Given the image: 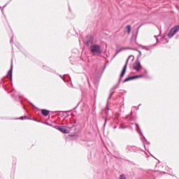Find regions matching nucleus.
<instances>
[{
    "instance_id": "39448f33",
    "label": "nucleus",
    "mask_w": 179,
    "mask_h": 179,
    "mask_svg": "<svg viewBox=\"0 0 179 179\" xmlns=\"http://www.w3.org/2000/svg\"><path fill=\"white\" fill-rule=\"evenodd\" d=\"M133 68L137 71H139L142 69V65H141V62H136L133 64Z\"/></svg>"
},
{
    "instance_id": "f257e3e1",
    "label": "nucleus",
    "mask_w": 179,
    "mask_h": 179,
    "mask_svg": "<svg viewBox=\"0 0 179 179\" xmlns=\"http://www.w3.org/2000/svg\"><path fill=\"white\" fill-rule=\"evenodd\" d=\"M90 51L94 55H97L103 52V49H101V47L99 45L92 44L90 46Z\"/></svg>"
},
{
    "instance_id": "ddd939ff",
    "label": "nucleus",
    "mask_w": 179,
    "mask_h": 179,
    "mask_svg": "<svg viewBox=\"0 0 179 179\" xmlns=\"http://www.w3.org/2000/svg\"><path fill=\"white\" fill-rule=\"evenodd\" d=\"M139 52V56L141 57V55H142V52H141L140 50H138Z\"/></svg>"
},
{
    "instance_id": "9b49d317",
    "label": "nucleus",
    "mask_w": 179,
    "mask_h": 179,
    "mask_svg": "<svg viewBox=\"0 0 179 179\" xmlns=\"http://www.w3.org/2000/svg\"><path fill=\"white\" fill-rule=\"evenodd\" d=\"M119 179H127L125 175H120Z\"/></svg>"
},
{
    "instance_id": "0eeeda50",
    "label": "nucleus",
    "mask_w": 179,
    "mask_h": 179,
    "mask_svg": "<svg viewBox=\"0 0 179 179\" xmlns=\"http://www.w3.org/2000/svg\"><path fill=\"white\" fill-rule=\"evenodd\" d=\"M13 65L11 64L10 69V71L8 72V76H10V80H12V71H13Z\"/></svg>"
},
{
    "instance_id": "9d476101",
    "label": "nucleus",
    "mask_w": 179,
    "mask_h": 179,
    "mask_svg": "<svg viewBox=\"0 0 179 179\" xmlns=\"http://www.w3.org/2000/svg\"><path fill=\"white\" fill-rule=\"evenodd\" d=\"M136 130H137V132H140V134H142V131H141V128L139 127V125L138 124H136Z\"/></svg>"
},
{
    "instance_id": "4468645a",
    "label": "nucleus",
    "mask_w": 179,
    "mask_h": 179,
    "mask_svg": "<svg viewBox=\"0 0 179 179\" xmlns=\"http://www.w3.org/2000/svg\"><path fill=\"white\" fill-rule=\"evenodd\" d=\"M156 41H157V37L155 36Z\"/></svg>"
},
{
    "instance_id": "20e7f679",
    "label": "nucleus",
    "mask_w": 179,
    "mask_h": 179,
    "mask_svg": "<svg viewBox=\"0 0 179 179\" xmlns=\"http://www.w3.org/2000/svg\"><path fill=\"white\" fill-rule=\"evenodd\" d=\"M134 56L131 55L128 57L127 62L125 64V65L123 67L122 71L121 73L120 77L122 78L124 76V75H125V72H127V64H128V61H129V59H131V61H134Z\"/></svg>"
},
{
    "instance_id": "7ed1b4c3",
    "label": "nucleus",
    "mask_w": 179,
    "mask_h": 179,
    "mask_svg": "<svg viewBox=\"0 0 179 179\" xmlns=\"http://www.w3.org/2000/svg\"><path fill=\"white\" fill-rule=\"evenodd\" d=\"M178 31H179V25L173 27L168 34L169 38H171L174 34H176Z\"/></svg>"
},
{
    "instance_id": "f03ea898",
    "label": "nucleus",
    "mask_w": 179,
    "mask_h": 179,
    "mask_svg": "<svg viewBox=\"0 0 179 179\" xmlns=\"http://www.w3.org/2000/svg\"><path fill=\"white\" fill-rule=\"evenodd\" d=\"M54 128L56 129H58V131H60V132H62L63 134H69V130L66 129V128H72L66 126H55Z\"/></svg>"
},
{
    "instance_id": "1a4fd4ad",
    "label": "nucleus",
    "mask_w": 179,
    "mask_h": 179,
    "mask_svg": "<svg viewBox=\"0 0 179 179\" xmlns=\"http://www.w3.org/2000/svg\"><path fill=\"white\" fill-rule=\"evenodd\" d=\"M127 31V34H129V33H131V25H127L126 27Z\"/></svg>"
},
{
    "instance_id": "2eb2a0df",
    "label": "nucleus",
    "mask_w": 179,
    "mask_h": 179,
    "mask_svg": "<svg viewBox=\"0 0 179 179\" xmlns=\"http://www.w3.org/2000/svg\"><path fill=\"white\" fill-rule=\"evenodd\" d=\"M117 57V53L115 54L114 57Z\"/></svg>"
},
{
    "instance_id": "6e6552de",
    "label": "nucleus",
    "mask_w": 179,
    "mask_h": 179,
    "mask_svg": "<svg viewBox=\"0 0 179 179\" xmlns=\"http://www.w3.org/2000/svg\"><path fill=\"white\" fill-rule=\"evenodd\" d=\"M41 113H42L43 115H44L45 117H47V115H48V114H50V111H48L45 109H42Z\"/></svg>"
},
{
    "instance_id": "423d86ee",
    "label": "nucleus",
    "mask_w": 179,
    "mask_h": 179,
    "mask_svg": "<svg viewBox=\"0 0 179 179\" xmlns=\"http://www.w3.org/2000/svg\"><path fill=\"white\" fill-rule=\"evenodd\" d=\"M141 78H143V75H138V76H134L129 77V78H127L124 80V83L129 82V80H134V79H139Z\"/></svg>"
},
{
    "instance_id": "f8f14e48",
    "label": "nucleus",
    "mask_w": 179,
    "mask_h": 179,
    "mask_svg": "<svg viewBox=\"0 0 179 179\" xmlns=\"http://www.w3.org/2000/svg\"><path fill=\"white\" fill-rule=\"evenodd\" d=\"M122 50H124V49H120L119 50H117L116 51V55H118V54H120V52H121V51H122Z\"/></svg>"
},
{
    "instance_id": "dca6fc26",
    "label": "nucleus",
    "mask_w": 179,
    "mask_h": 179,
    "mask_svg": "<svg viewBox=\"0 0 179 179\" xmlns=\"http://www.w3.org/2000/svg\"><path fill=\"white\" fill-rule=\"evenodd\" d=\"M33 107H34V108H36V106H34V105H32Z\"/></svg>"
}]
</instances>
